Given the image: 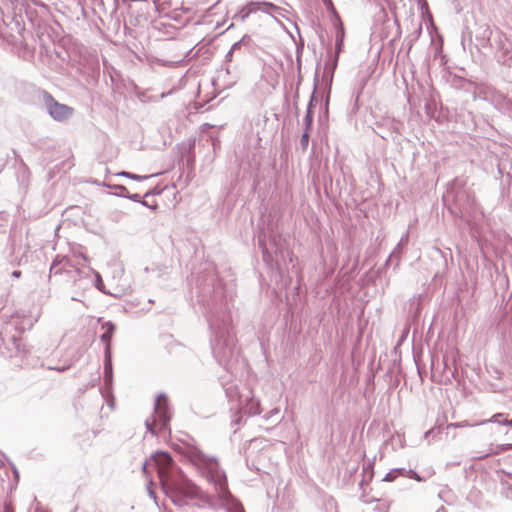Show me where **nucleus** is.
<instances>
[{
  "label": "nucleus",
  "mask_w": 512,
  "mask_h": 512,
  "mask_svg": "<svg viewBox=\"0 0 512 512\" xmlns=\"http://www.w3.org/2000/svg\"><path fill=\"white\" fill-rule=\"evenodd\" d=\"M43 98L48 112L53 119L65 121L72 116L74 112L73 108L57 102L48 92H43Z\"/></svg>",
  "instance_id": "obj_1"
},
{
  "label": "nucleus",
  "mask_w": 512,
  "mask_h": 512,
  "mask_svg": "<svg viewBox=\"0 0 512 512\" xmlns=\"http://www.w3.org/2000/svg\"><path fill=\"white\" fill-rule=\"evenodd\" d=\"M343 34H344V31H341V39L339 40L340 42H342Z\"/></svg>",
  "instance_id": "obj_14"
},
{
  "label": "nucleus",
  "mask_w": 512,
  "mask_h": 512,
  "mask_svg": "<svg viewBox=\"0 0 512 512\" xmlns=\"http://www.w3.org/2000/svg\"><path fill=\"white\" fill-rule=\"evenodd\" d=\"M168 487L174 489L180 494H183L187 497H194L197 494V488L195 485L191 484L187 480H182L181 482H170Z\"/></svg>",
  "instance_id": "obj_3"
},
{
  "label": "nucleus",
  "mask_w": 512,
  "mask_h": 512,
  "mask_svg": "<svg viewBox=\"0 0 512 512\" xmlns=\"http://www.w3.org/2000/svg\"><path fill=\"white\" fill-rule=\"evenodd\" d=\"M308 143H309V132L306 131L305 133H303V135L301 136V144L304 148H306L308 146Z\"/></svg>",
  "instance_id": "obj_10"
},
{
  "label": "nucleus",
  "mask_w": 512,
  "mask_h": 512,
  "mask_svg": "<svg viewBox=\"0 0 512 512\" xmlns=\"http://www.w3.org/2000/svg\"><path fill=\"white\" fill-rule=\"evenodd\" d=\"M491 422H496L503 425H508L512 427V418L508 419L504 414L499 413L495 414L491 419Z\"/></svg>",
  "instance_id": "obj_6"
},
{
  "label": "nucleus",
  "mask_w": 512,
  "mask_h": 512,
  "mask_svg": "<svg viewBox=\"0 0 512 512\" xmlns=\"http://www.w3.org/2000/svg\"><path fill=\"white\" fill-rule=\"evenodd\" d=\"M12 276L15 278H19L21 276V271H18V270L13 271Z\"/></svg>",
  "instance_id": "obj_12"
},
{
  "label": "nucleus",
  "mask_w": 512,
  "mask_h": 512,
  "mask_svg": "<svg viewBox=\"0 0 512 512\" xmlns=\"http://www.w3.org/2000/svg\"><path fill=\"white\" fill-rule=\"evenodd\" d=\"M61 263L67 264L68 260L66 258H63L62 260H58V258H56L51 265V271L55 270V273H59L60 271L56 270V268Z\"/></svg>",
  "instance_id": "obj_9"
},
{
  "label": "nucleus",
  "mask_w": 512,
  "mask_h": 512,
  "mask_svg": "<svg viewBox=\"0 0 512 512\" xmlns=\"http://www.w3.org/2000/svg\"><path fill=\"white\" fill-rule=\"evenodd\" d=\"M153 461L158 470V475L163 486L169 485L168 472L172 465V458L166 452H157L153 456Z\"/></svg>",
  "instance_id": "obj_2"
},
{
  "label": "nucleus",
  "mask_w": 512,
  "mask_h": 512,
  "mask_svg": "<svg viewBox=\"0 0 512 512\" xmlns=\"http://www.w3.org/2000/svg\"><path fill=\"white\" fill-rule=\"evenodd\" d=\"M385 480L386 481H393L394 480V476L391 474V473H388L385 477Z\"/></svg>",
  "instance_id": "obj_13"
},
{
  "label": "nucleus",
  "mask_w": 512,
  "mask_h": 512,
  "mask_svg": "<svg viewBox=\"0 0 512 512\" xmlns=\"http://www.w3.org/2000/svg\"><path fill=\"white\" fill-rule=\"evenodd\" d=\"M4 512H14V508L10 503H5Z\"/></svg>",
  "instance_id": "obj_11"
},
{
  "label": "nucleus",
  "mask_w": 512,
  "mask_h": 512,
  "mask_svg": "<svg viewBox=\"0 0 512 512\" xmlns=\"http://www.w3.org/2000/svg\"><path fill=\"white\" fill-rule=\"evenodd\" d=\"M166 410H167L166 401L158 399L157 406H156V413L160 417H163L164 424L169 420V417L166 416Z\"/></svg>",
  "instance_id": "obj_4"
},
{
  "label": "nucleus",
  "mask_w": 512,
  "mask_h": 512,
  "mask_svg": "<svg viewBox=\"0 0 512 512\" xmlns=\"http://www.w3.org/2000/svg\"><path fill=\"white\" fill-rule=\"evenodd\" d=\"M250 6H257L253 10L260 9V10H263L265 12H270L272 10H276L277 9V7L273 3H270V2L251 3Z\"/></svg>",
  "instance_id": "obj_5"
},
{
  "label": "nucleus",
  "mask_w": 512,
  "mask_h": 512,
  "mask_svg": "<svg viewBox=\"0 0 512 512\" xmlns=\"http://www.w3.org/2000/svg\"><path fill=\"white\" fill-rule=\"evenodd\" d=\"M470 426H473V425L465 420V421L458 422V423H450V424H448L447 428H459V427H470Z\"/></svg>",
  "instance_id": "obj_8"
},
{
  "label": "nucleus",
  "mask_w": 512,
  "mask_h": 512,
  "mask_svg": "<svg viewBox=\"0 0 512 512\" xmlns=\"http://www.w3.org/2000/svg\"><path fill=\"white\" fill-rule=\"evenodd\" d=\"M113 329V326H107V330L101 335V340L106 343L107 347H109Z\"/></svg>",
  "instance_id": "obj_7"
}]
</instances>
